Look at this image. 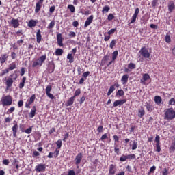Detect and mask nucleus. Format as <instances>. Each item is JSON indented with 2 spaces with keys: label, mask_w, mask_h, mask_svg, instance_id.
<instances>
[{
  "label": "nucleus",
  "mask_w": 175,
  "mask_h": 175,
  "mask_svg": "<svg viewBox=\"0 0 175 175\" xmlns=\"http://www.w3.org/2000/svg\"><path fill=\"white\" fill-rule=\"evenodd\" d=\"M25 133H27V135H29V133H32V127H29L25 130Z\"/></svg>",
  "instance_id": "obj_50"
},
{
  "label": "nucleus",
  "mask_w": 175,
  "mask_h": 175,
  "mask_svg": "<svg viewBox=\"0 0 175 175\" xmlns=\"http://www.w3.org/2000/svg\"><path fill=\"white\" fill-rule=\"evenodd\" d=\"M9 70H13L14 69H16V63H12L10 66H9Z\"/></svg>",
  "instance_id": "obj_42"
},
{
  "label": "nucleus",
  "mask_w": 175,
  "mask_h": 175,
  "mask_svg": "<svg viewBox=\"0 0 175 175\" xmlns=\"http://www.w3.org/2000/svg\"><path fill=\"white\" fill-rule=\"evenodd\" d=\"M88 76H90V71L83 72V77L87 78Z\"/></svg>",
  "instance_id": "obj_61"
},
{
  "label": "nucleus",
  "mask_w": 175,
  "mask_h": 175,
  "mask_svg": "<svg viewBox=\"0 0 175 175\" xmlns=\"http://www.w3.org/2000/svg\"><path fill=\"white\" fill-rule=\"evenodd\" d=\"M157 167H155V165H153L152 167H150L149 173H154Z\"/></svg>",
  "instance_id": "obj_57"
},
{
  "label": "nucleus",
  "mask_w": 175,
  "mask_h": 175,
  "mask_svg": "<svg viewBox=\"0 0 175 175\" xmlns=\"http://www.w3.org/2000/svg\"><path fill=\"white\" fill-rule=\"evenodd\" d=\"M57 44L59 46V47H62L64 46V43H62L64 38H62V34L58 33L57 34Z\"/></svg>",
  "instance_id": "obj_10"
},
{
  "label": "nucleus",
  "mask_w": 175,
  "mask_h": 175,
  "mask_svg": "<svg viewBox=\"0 0 175 175\" xmlns=\"http://www.w3.org/2000/svg\"><path fill=\"white\" fill-rule=\"evenodd\" d=\"M16 110V108L14 107H12L10 109L8 110V113H13Z\"/></svg>",
  "instance_id": "obj_62"
},
{
  "label": "nucleus",
  "mask_w": 175,
  "mask_h": 175,
  "mask_svg": "<svg viewBox=\"0 0 175 175\" xmlns=\"http://www.w3.org/2000/svg\"><path fill=\"white\" fill-rule=\"evenodd\" d=\"M117 57H118V51H115L112 53V61H116Z\"/></svg>",
  "instance_id": "obj_30"
},
{
  "label": "nucleus",
  "mask_w": 175,
  "mask_h": 175,
  "mask_svg": "<svg viewBox=\"0 0 175 175\" xmlns=\"http://www.w3.org/2000/svg\"><path fill=\"white\" fill-rule=\"evenodd\" d=\"M124 103H126V99L118 100L113 103V107H117V106H122Z\"/></svg>",
  "instance_id": "obj_9"
},
{
  "label": "nucleus",
  "mask_w": 175,
  "mask_h": 175,
  "mask_svg": "<svg viewBox=\"0 0 175 175\" xmlns=\"http://www.w3.org/2000/svg\"><path fill=\"white\" fill-rule=\"evenodd\" d=\"M156 151L161 152V144H156Z\"/></svg>",
  "instance_id": "obj_48"
},
{
  "label": "nucleus",
  "mask_w": 175,
  "mask_h": 175,
  "mask_svg": "<svg viewBox=\"0 0 175 175\" xmlns=\"http://www.w3.org/2000/svg\"><path fill=\"white\" fill-rule=\"evenodd\" d=\"M124 90H118V92H116V96H124Z\"/></svg>",
  "instance_id": "obj_32"
},
{
  "label": "nucleus",
  "mask_w": 175,
  "mask_h": 175,
  "mask_svg": "<svg viewBox=\"0 0 175 175\" xmlns=\"http://www.w3.org/2000/svg\"><path fill=\"white\" fill-rule=\"evenodd\" d=\"M12 84H13V79L9 78L8 79H7L6 85L8 88L12 87Z\"/></svg>",
  "instance_id": "obj_27"
},
{
  "label": "nucleus",
  "mask_w": 175,
  "mask_h": 175,
  "mask_svg": "<svg viewBox=\"0 0 175 175\" xmlns=\"http://www.w3.org/2000/svg\"><path fill=\"white\" fill-rule=\"evenodd\" d=\"M6 73H9V70L5 69L2 70V72L0 74V76H4V75H6Z\"/></svg>",
  "instance_id": "obj_54"
},
{
  "label": "nucleus",
  "mask_w": 175,
  "mask_h": 175,
  "mask_svg": "<svg viewBox=\"0 0 175 175\" xmlns=\"http://www.w3.org/2000/svg\"><path fill=\"white\" fill-rule=\"evenodd\" d=\"M55 11V7L54 5L51 6L49 9L50 13H54Z\"/></svg>",
  "instance_id": "obj_60"
},
{
  "label": "nucleus",
  "mask_w": 175,
  "mask_h": 175,
  "mask_svg": "<svg viewBox=\"0 0 175 175\" xmlns=\"http://www.w3.org/2000/svg\"><path fill=\"white\" fill-rule=\"evenodd\" d=\"M128 68L129 69H136V64H135V63H129Z\"/></svg>",
  "instance_id": "obj_37"
},
{
  "label": "nucleus",
  "mask_w": 175,
  "mask_h": 175,
  "mask_svg": "<svg viewBox=\"0 0 175 175\" xmlns=\"http://www.w3.org/2000/svg\"><path fill=\"white\" fill-rule=\"evenodd\" d=\"M11 24L13 25L14 28H18L20 23H18V19L12 18L11 20Z\"/></svg>",
  "instance_id": "obj_16"
},
{
  "label": "nucleus",
  "mask_w": 175,
  "mask_h": 175,
  "mask_svg": "<svg viewBox=\"0 0 175 175\" xmlns=\"http://www.w3.org/2000/svg\"><path fill=\"white\" fill-rule=\"evenodd\" d=\"M35 170L38 173L40 172H46V164L40 163L35 167Z\"/></svg>",
  "instance_id": "obj_5"
},
{
  "label": "nucleus",
  "mask_w": 175,
  "mask_h": 175,
  "mask_svg": "<svg viewBox=\"0 0 175 175\" xmlns=\"http://www.w3.org/2000/svg\"><path fill=\"white\" fill-rule=\"evenodd\" d=\"M74 102H75V96H72L68 100L66 103V106H72Z\"/></svg>",
  "instance_id": "obj_22"
},
{
  "label": "nucleus",
  "mask_w": 175,
  "mask_h": 175,
  "mask_svg": "<svg viewBox=\"0 0 175 175\" xmlns=\"http://www.w3.org/2000/svg\"><path fill=\"white\" fill-rule=\"evenodd\" d=\"M128 159L127 156L125 155H122V157L120 158V162H125V161H126Z\"/></svg>",
  "instance_id": "obj_43"
},
{
  "label": "nucleus",
  "mask_w": 175,
  "mask_h": 175,
  "mask_svg": "<svg viewBox=\"0 0 175 175\" xmlns=\"http://www.w3.org/2000/svg\"><path fill=\"white\" fill-rule=\"evenodd\" d=\"M106 139H108V137H107V134L105 133L104 135H102L101 138H100V140L102 142H103V140Z\"/></svg>",
  "instance_id": "obj_56"
},
{
  "label": "nucleus",
  "mask_w": 175,
  "mask_h": 175,
  "mask_svg": "<svg viewBox=\"0 0 175 175\" xmlns=\"http://www.w3.org/2000/svg\"><path fill=\"white\" fill-rule=\"evenodd\" d=\"M36 114V106H33L31 111H30L29 116L30 118H33Z\"/></svg>",
  "instance_id": "obj_17"
},
{
  "label": "nucleus",
  "mask_w": 175,
  "mask_h": 175,
  "mask_svg": "<svg viewBox=\"0 0 175 175\" xmlns=\"http://www.w3.org/2000/svg\"><path fill=\"white\" fill-rule=\"evenodd\" d=\"M165 39L166 43H170L171 39H170V36L169 34H166Z\"/></svg>",
  "instance_id": "obj_46"
},
{
  "label": "nucleus",
  "mask_w": 175,
  "mask_h": 175,
  "mask_svg": "<svg viewBox=\"0 0 175 175\" xmlns=\"http://www.w3.org/2000/svg\"><path fill=\"white\" fill-rule=\"evenodd\" d=\"M113 18H114V15H113V14H109L108 15L107 20H109V21H111V20H113Z\"/></svg>",
  "instance_id": "obj_55"
},
{
  "label": "nucleus",
  "mask_w": 175,
  "mask_h": 175,
  "mask_svg": "<svg viewBox=\"0 0 175 175\" xmlns=\"http://www.w3.org/2000/svg\"><path fill=\"white\" fill-rule=\"evenodd\" d=\"M68 9H69V10H70L71 13H75V10H76L75 8V6L73 5H68Z\"/></svg>",
  "instance_id": "obj_40"
},
{
  "label": "nucleus",
  "mask_w": 175,
  "mask_h": 175,
  "mask_svg": "<svg viewBox=\"0 0 175 175\" xmlns=\"http://www.w3.org/2000/svg\"><path fill=\"white\" fill-rule=\"evenodd\" d=\"M163 175H169V170L167 168H164L162 172Z\"/></svg>",
  "instance_id": "obj_52"
},
{
  "label": "nucleus",
  "mask_w": 175,
  "mask_h": 175,
  "mask_svg": "<svg viewBox=\"0 0 175 175\" xmlns=\"http://www.w3.org/2000/svg\"><path fill=\"white\" fill-rule=\"evenodd\" d=\"M40 9H42V3L37 2L36 4L35 12L39 13V12L40 11Z\"/></svg>",
  "instance_id": "obj_23"
},
{
  "label": "nucleus",
  "mask_w": 175,
  "mask_h": 175,
  "mask_svg": "<svg viewBox=\"0 0 175 175\" xmlns=\"http://www.w3.org/2000/svg\"><path fill=\"white\" fill-rule=\"evenodd\" d=\"M128 79H129V75H124L122 77L121 81L123 84H126L128 83Z\"/></svg>",
  "instance_id": "obj_20"
},
{
  "label": "nucleus",
  "mask_w": 175,
  "mask_h": 175,
  "mask_svg": "<svg viewBox=\"0 0 175 175\" xmlns=\"http://www.w3.org/2000/svg\"><path fill=\"white\" fill-rule=\"evenodd\" d=\"M36 24H38V22L33 19H31L28 23V27H29V28H33V27H36Z\"/></svg>",
  "instance_id": "obj_18"
},
{
  "label": "nucleus",
  "mask_w": 175,
  "mask_h": 175,
  "mask_svg": "<svg viewBox=\"0 0 175 175\" xmlns=\"http://www.w3.org/2000/svg\"><path fill=\"white\" fill-rule=\"evenodd\" d=\"M54 157L57 158V157H58V155H59V150H58V148H56V150L54 152Z\"/></svg>",
  "instance_id": "obj_51"
},
{
  "label": "nucleus",
  "mask_w": 175,
  "mask_h": 175,
  "mask_svg": "<svg viewBox=\"0 0 175 175\" xmlns=\"http://www.w3.org/2000/svg\"><path fill=\"white\" fill-rule=\"evenodd\" d=\"M1 103L3 106H10L13 103V98L10 95L4 96L1 98Z\"/></svg>",
  "instance_id": "obj_2"
},
{
  "label": "nucleus",
  "mask_w": 175,
  "mask_h": 175,
  "mask_svg": "<svg viewBox=\"0 0 175 175\" xmlns=\"http://www.w3.org/2000/svg\"><path fill=\"white\" fill-rule=\"evenodd\" d=\"M135 158H136V155H135V154L127 155V159H135Z\"/></svg>",
  "instance_id": "obj_47"
},
{
  "label": "nucleus",
  "mask_w": 175,
  "mask_h": 175,
  "mask_svg": "<svg viewBox=\"0 0 175 175\" xmlns=\"http://www.w3.org/2000/svg\"><path fill=\"white\" fill-rule=\"evenodd\" d=\"M56 145H57V148L58 150H59V148H61V147H62V141L61 139H58L57 142H56Z\"/></svg>",
  "instance_id": "obj_36"
},
{
  "label": "nucleus",
  "mask_w": 175,
  "mask_h": 175,
  "mask_svg": "<svg viewBox=\"0 0 175 175\" xmlns=\"http://www.w3.org/2000/svg\"><path fill=\"white\" fill-rule=\"evenodd\" d=\"M139 13H140V10L139 8H137L135 10V13L131 17V21L130 22V24H133L136 21V18H137V16H139Z\"/></svg>",
  "instance_id": "obj_6"
},
{
  "label": "nucleus",
  "mask_w": 175,
  "mask_h": 175,
  "mask_svg": "<svg viewBox=\"0 0 175 175\" xmlns=\"http://www.w3.org/2000/svg\"><path fill=\"white\" fill-rule=\"evenodd\" d=\"M69 36H70V38H75L76 37V33H75V31H70Z\"/></svg>",
  "instance_id": "obj_59"
},
{
  "label": "nucleus",
  "mask_w": 175,
  "mask_h": 175,
  "mask_svg": "<svg viewBox=\"0 0 175 175\" xmlns=\"http://www.w3.org/2000/svg\"><path fill=\"white\" fill-rule=\"evenodd\" d=\"M80 94H81V90L79 88L75 91V94L73 96L74 98H76V96H79V95H80Z\"/></svg>",
  "instance_id": "obj_41"
},
{
  "label": "nucleus",
  "mask_w": 175,
  "mask_h": 175,
  "mask_svg": "<svg viewBox=\"0 0 175 175\" xmlns=\"http://www.w3.org/2000/svg\"><path fill=\"white\" fill-rule=\"evenodd\" d=\"M132 147H131V150H136V148H137V142L136 140H133L132 141Z\"/></svg>",
  "instance_id": "obj_35"
},
{
  "label": "nucleus",
  "mask_w": 175,
  "mask_h": 175,
  "mask_svg": "<svg viewBox=\"0 0 175 175\" xmlns=\"http://www.w3.org/2000/svg\"><path fill=\"white\" fill-rule=\"evenodd\" d=\"M54 69H55V65L54 64V62H50L48 69L49 73H53V72H54Z\"/></svg>",
  "instance_id": "obj_14"
},
{
  "label": "nucleus",
  "mask_w": 175,
  "mask_h": 175,
  "mask_svg": "<svg viewBox=\"0 0 175 175\" xmlns=\"http://www.w3.org/2000/svg\"><path fill=\"white\" fill-rule=\"evenodd\" d=\"M52 88L51 85H49L46 88V94H50V92H51Z\"/></svg>",
  "instance_id": "obj_44"
},
{
  "label": "nucleus",
  "mask_w": 175,
  "mask_h": 175,
  "mask_svg": "<svg viewBox=\"0 0 175 175\" xmlns=\"http://www.w3.org/2000/svg\"><path fill=\"white\" fill-rule=\"evenodd\" d=\"M149 79H150V75L147 73L144 74L142 79L140 80L141 84H144V85L146 84V81H147V80H149Z\"/></svg>",
  "instance_id": "obj_12"
},
{
  "label": "nucleus",
  "mask_w": 175,
  "mask_h": 175,
  "mask_svg": "<svg viewBox=\"0 0 175 175\" xmlns=\"http://www.w3.org/2000/svg\"><path fill=\"white\" fill-rule=\"evenodd\" d=\"M104 40L105 42H109V40H110V35L108 34V36H106V34H105Z\"/></svg>",
  "instance_id": "obj_58"
},
{
  "label": "nucleus",
  "mask_w": 175,
  "mask_h": 175,
  "mask_svg": "<svg viewBox=\"0 0 175 175\" xmlns=\"http://www.w3.org/2000/svg\"><path fill=\"white\" fill-rule=\"evenodd\" d=\"M36 39H37V43H40L42 42V33L40 30H38L36 33Z\"/></svg>",
  "instance_id": "obj_19"
},
{
  "label": "nucleus",
  "mask_w": 175,
  "mask_h": 175,
  "mask_svg": "<svg viewBox=\"0 0 175 175\" xmlns=\"http://www.w3.org/2000/svg\"><path fill=\"white\" fill-rule=\"evenodd\" d=\"M146 107L148 111H152V110H153L152 105L148 103H146Z\"/></svg>",
  "instance_id": "obj_34"
},
{
  "label": "nucleus",
  "mask_w": 175,
  "mask_h": 175,
  "mask_svg": "<svg viewBox=\"0 0 175 175\" xmlns=\"http://www.w3.org/2000/svg\"><path fill=\"white\" fill-rule=\"evenodd\" d=\"M62 54H64V50H62V49H56L55 55L59 56V55H62Z\"/></svg>",
  "instance_id": "obj_31"
},
{
  "label": "nucleus",
  "mask_w": 175,
  "mask_h": 175,
  "mask_svg": "<svg viewBox=\"0 0 175 175\" xmlns=\"http://www.w3.org/2000/svg\"><path fill=\"white\" fill-rule=\"evenodd\" d=\"M109 10H110V7L105 5L103 8V13H107V12H109Z\"/></svg>",
  "instance_id": "obj_39"
},
{
  "label": "nucleus",
  "mask_w": 175,
  "mask_h": 175,
  "mask_svg": "<svg viewBox=\"0 0 175 175\" xmlns=\"http://www.w3.org/2000/svg\"><path fill=\"white\" fill-rule=\"evenodd\" d=\"M146 114V111L143 107H141L140 109H138V117L139 118H142V117Z\"/></svg>",
  "instance_id": "obj_15"
},
{
  "label": "nucleus",
  "mask_w": 175,
  "mask_h": 175,
  "mask_svg": "<svg viewBox=\"0 0 175 175\" xmlns=\"http://www.w3.org/2000/svg\"><path fill=\"white\" fill-rule=\"evenodd\" d=\"M139 54L142 55L143 58H150V52L148 51V49L146 48V46L141 48Z\"/></svg>",
  "instance_id": "obj_4"
},
{
  "label": "nucleus",
  "mask_w": 175,
  "mask_h": 175,
  "mask_svg": "<svg viewBox=\"0 0 175 175\" xmlns=\"http://www.w3.org/2000/svg\"><path fill=\"white\" fill-rule=\"evenodd\" d=\"M117 44V40H112L109 44L110 49H114V46Z\"/></svg>",
  "instance_id": "obj_33"
},
{
  "label": "nucleus",
  "mask_w": 175,
  "mask_h": 175,
  "mask_svg": "<svg viewBox=\"0 0 175 175\" xmlns=\"http://www.w3.org/2000/svg\"><path fill=\"white\" fill-rule=\"evenodd\" d=\"M81 159H83V154L81 153H79L75 159V165H80V163H81Z\"/></svg>",
  "instance_id": "obj_8"
},
{
  "label": "nucleus",
  "mask_w": 175,
  "mask_h": 175,
  "mask_svg": "<svg viewBox=\"0 0 175 175\" xmlns=\"http://www.w3.org/2000/svg\"><path fill=\"white\" fill-rule=\"evenodd\" d=\"M92 21H94V15H91L87 18L84 24V28H87V27H88L92 23Z\"/></svg>",
  "instance_id": "obj_11"
},
{
  "label": "nucleus",
  "mask_w": 175,
  "mask_h": 175,
  "mask_svg": "<svg viewBox=\"0 0 175 175\" xmlns=\"http://www.w3.org/2000/svg\"><path fill=\"white\" fill-rule=\"evenodd\" d=\"M46 95L48 98H50V99H54V95L51 94V93H47Z\"/></svg>",
  "instance_id": "obj_63"
},
{
  "label": "nucleus",
  "mask_w": 175,
  "mask_h": 175,
  "mask_svg": "<svg viewBox=\"0 0 175 175\" xmlns=\"http://www.w3.org/2000/svg\"><path fill=\"white\" fill-rule=\"evenodd\" d=\"M8 56L6 54L1 55V57H0L1 64H5V62H6L8 60Z\"/></svg>",
  "instance_id": "obj_21"
},
{
  "label": "nucleus",
  "mask_w": 175,
  "mask_h": 175,
  "mask_svg": "<svg viewBox=\"0 0 175 175\" xmlns=\"http://www.w3.org/2000/svg\"><path fill=\"white\" fill-rule=\"evenodd\" d=\"M175 9V5L174 3L171 2L169 5H168V10L169 12H172Z\"/></svg>",
  "instance_id": "obj_25"
},
{
  "label": "nucleus",
  "mask_w": 175,
  "mask_h": 175,
  "mask_svg": "<svg viewBox=\"0 0 175 175\" xmlns=\"http://www.w3.org/2000/svg\"><path fill=\"white\" fill-rule=\"evenodd\" d=\"M35 99H36V96H35V94H33L31 97L30 99L29 100H27V103L29 105H32L33 102H35Z\"/></svg>",
  "instance_id": "obj_29"
},
{
  "label": "nucleus",
  "mask_w": 175,
  "mask_h": 175,
  "mask_svg": "<svg viewBox=\"0 0 175 175\" xmlns=\"http://www.w3.org/2000/svg\"><path fill=\"white\" fill-rule=\"evenodd\" d=\"M55 25V21H52L49 25H48V28H49V29H53V28H54V26Z\"/></svg>",
  "instance_id": "obj_38"
},
{
  "label": "nucleus",
  "mask_w": 175,
  "mask_h": 175,
  "mask_svg": "<svg viewBox=\"0 0 175 175\" xmlns=\"http://www.w3.org/2000/svg\"><path fill=\"white\" fill-rule=\"evenodd\" d=\"M154 102L157 105H161L162 102V98L159 96H154Z\"/></svg>",
  "instance_id": "obj_24"
},
{
  "label": "nucleus",
  "mask_w": 175,
  "mask_h": 175,
  "mask_svg": "<svg viewBox=\"0 0 175 175\" xmlns=\"http://www.w3.org/2000/svg\"><path fill=\"white\" fill-rule=\"evenodd\" d=\"M116 31H117V28H114V29H111V30H109L108 31V35H113V33H114V32H116Z\"/></svg>",
  "instance_id": "obj_49"
},
{
  "label": "nucleus",
  "mask_w": 175,
  "mask_h": 175,
  "mask_svg": "<svg viewBox=\"0 0 175 175\" xmlns=\"http://www.w3.org/2000/svg\"><path fill=\"white\" fill-rule=\"evenodd\" d=\"M116 172H117V168L116 167V165L113 164L110 165L108 175H114L116 174Z\"/></svg>",
  "instance_id": "obj_7"
},
{
  "label": "nucleus",
  "mask_w": 175,
  "mask_h": 175,
  "mask_svg": "<svg viewBox=\"0 0 175 175\" xmlns=\"http://www.w3.org/2000/svg\"><path fill=\"white\" fill-rule=\"evenodd\" d=\"M3 164L6 165H9V160L8 159L3 160Z\"/></svg>",
  "instance_id": "obj_64"
},
{
  "label": "nucleus",
  "mask_w": 175,
  "mask_h": 175,
  "mask_svg": "<svg viewBox=\"0 0 175 175\" xmlns=\"http://www.w3.org/2000/svg\"><path fill=\"white\" fill-rule=\"evenodd\" d=\"M12 129L14 137H17V131H18V125L17 124V123L14 124Z\"/></svg>",
  "instance_id": "obj_13"
},
{
  "label": "nucleus",
  "mask_w": 175,
  "mask_h": 175,
  "mask_svg": "<svg viewBox=\"0 0 175 175\" xmlns=\"http://www.w3.org/2000/svg\"><path fill=\"white\" fill-rule=\"evenodd\" d=\"M67 59L69 60L70 64H72L75 61V57H73V55H72V53H69L67 55Z\"/></svg>",
  "instance_id": "obj_26"
},
{
  "label": "nucleus",
  "mask_w": 175,
  "mask_h": 175,
  "mask_svg": "<svg viewBox=\"0 0 175 175\" xmlns=\"http://www.w3.org/2000/svg\"><path fill=\"white\" fill-rule=\"evenodd\" d=\"M46 58H47V56L46 55H43L40 57V58L36 59L33 64H32V67L33 68H36V66H42L43 65V62L46 61Z\"/></svg>",
  "instance_id": "obj_1"
},
{
  "label": "nucleus",
  "mask_w": 175,
  "mask_h": 175,
  "mask_svg": "<svg viewBox=\"0 0 175 175\" xmlns=\"http://www.w3.org/2000/svg\"><path fill=\"white\" fill-rule=\"evenodd\" d=\"M161 137H159V135H157L155 137V142L156 144H161Z\"/></svg>",
  "instance_id": "obj_45"
},
{
  "label": "nucleus",
  "mask_w": 175,
  "mask_h": 175,
  "mask_svg": "<svg viewBox=\"0 0 175 175\" xmlns=\"http://www.w3.org/2000/svg\"><path fill=\"white\" fill-rule=\"evenodd\" d=\"M169 105H175V99H174V98H172L169 100Z\"/></svg>",
  "instance_id": "obj_53"
},
{
  "label": "nucleus",
  "mask_w": 175,
  "mask_h": 175,
  "mask_svg": "<svg viewBox=\"0 0 175 175\" xmlns=\"http://www.w3.org/2000/svg\"><path fill=\"white\" fill-rule=\"evenodd\" d=\"M113 91H116V88H114V85H111L107 92V96H110Z\"/></svg>",
  "instance_id": "obj_28"
},
{
  "label": "nucleus",
  "mask_w": 175,
  "mask_h": 175,
  "mask_svg": "<svg viewBox=\"0 0 175 175\" xmlns=\"http://www.w3.org/2000/svg\"><path fill=\"white\" fill-rule=\"evenodd\" d=\"M175 118V111L173 108L167 109L165 111V120H173Z\"/></svg>",
  "instance_id": "obj_3"
}]
</instances>
